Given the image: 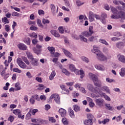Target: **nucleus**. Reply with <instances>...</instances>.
<instances>
[{
	"mask_svg": "<svg viewBox=\"0 0 125 125\" xmlns=\"http://www.w3.org/2000/svg\"><path fill=\"white\" fill-rule=\"evenodd\" d=\"M89 42H94V41H97V38L96 36H92L89 38Z\"/></svg>",
	"mask_w": 125,
	"mask_h": 125,
	"instance_id": "nucleus-44",
	"label": "nucleus"
},
{
	"mask_svg": "<svg viewBox=\"0 0 125 125\" xmlns=\"http://www.w3.org/2000/svg\"><path fill=\"white\" fill-rule=\"evenodd\" d=\"M18 47L20 50H27V46L23 43H20L18 44Z\"/></svg>",
	"mask_w": 125,
	"mask_h": 125,
	"instance_id": "nucleus-10",
	"label": "nucleus"
},
{
	"mask_svg": "<svg viewBox=\"0 0 125 125\" xmlns=\"http://www.w3.org/2000/svg\"><path fill=\"white\" fill-rule=\"evenodd\" d=\"M118 60L122 63H125V56L119 55L117 56Z\"/></svg>",
	"mask_w": 125,
	"mask_h": 125,
	"instance_id": "nucleus-15",
	"label": "nucleus"
},
{
	"mask_svg": "<svg viewBox=\"0 0 125 125\" xmlns=\"http://www.w3.org/2000/svg\"><path fill=\"white\" fill-rule=\"evenodd\" d=\"M113 2L116 5H119V4H120V3H121V2H122V1H118L117 0H114L113 1Z\"/></svg>",
	"mask_w": 125,
	"mask_h": 125,
	"instance_id": "nucleus-62",
	"label": "nucleus"
},
{
	"mask_svg": "<svg viewBox=\"0 0 125 125\" xmlns=\"http://www.w3.org/2000/svg\"><path fill=\"white\" fill-rule=\"evenodd\" d=\"M50 7L52 12H55V6L54 4H51Z\"/></svg>",
	"mask_w": 125,
	"mask_h": 125,
	"instance_id": "nucleus-60",
	"label": "nucleus"
},
{
	"mask_svg": "<svg viewBox=\"0 0 125 125\" xmlns=\"http://www.w3.org/2000/svg\"><path fill=\"white\" fill-rule=\"evenodd\" d=\"M62 122L64 125H68L69 124V122L66 118H63L62 119Z\"/></svg>",
	"mask_w": 125,
	"mask_h": 125,
	"instance_id": "nucleus-37",
	"label": "nucleus"
},
{
	"mask_svg": "<svg viewBox=\"0 0 125 125\" xmlns=\"http://www.w3.org/2000/svg\"><path fill=\"white\" fill-rule=\"evenodd\" d=\"M17 63L20 68L23 69V70L26 69V68H27V65H26L25 63L23 62L21 58H19L17 59Z\"/></svg>",
	"mask_w": 125,
	"mask_h": 125,
	"instance_id": "nucleus-5",
	"label": "nucleus"
},
{
	"mask_svg": "<svg viewBox=\"0 0 125 125\" xmlns=\"http://www.w3.org/2000/svg\"><path fill=\"white\" fill-rule=\"evenodd\" d=\"M60 87L61 88L62 90H63V91H66V92H67V93H69V92H70L69 89H66V86H65L63 84H61L60 85Z\"/></svg>",
	"mask_w": 125,
	"mask_h": 125,
	"instance_id": "nucleus-26",
	"label": "nucleus"
},
{
	"mask_svg": "<svg viewBox=\"0 0 125 125\" xmlns=\"http://www.w3.org/2000/svg\"><path fill=\"white\" fill-rule=\"evenodd\" d=\"M58 30L59 31V33H60V34L64 33V29H63V27L60 26L58 28Z\"/></svg>",
	"mask_w": 125,
	"mask_h": 125,
	"instance_id": "nucleus-58",
	"label": "nucleus"
},
{
	"mask_svg": "<svg viewBox=\"0 0 125 125\" xmlns=\"http://www.w3.org/2000/svg\"><path fill=\"white\" fill-rule=\"evenodd\" d=\"M37 24L38 25L39 27H41L42 28V27H43L42 23V21H41L40 19H37Z\"/></svg>",
	"mask_w": 125,
	"mask_h": 125,
	"instance_id": "nucleus-47",
	"label": "nucleus"
},
{
	"mask_svg": "<svg viewBox=\"0 0 125 125\" xmlns=\"http://www.w3.org/2000/svg\"><path fill=\"white\" fill-rule=\"evenodd\" d=\"M27 56L29 59H30V60H32V59H34V58L33 57V55H32V53L30 52L26 53Z\"/></svg>",
	"mask_w": 125,
	"mask_h": 125,
	"instance_id": "nucleus-46",
	"label": "nucleus"
},
{
	"mask_svg": "<svg viewBox=\"0 0 125 125\" xmlns=\"http://www.w3.org/2000/svg\"><path fill=\"white\" fill-rule=\"evenodd\" d=\"M21 59H22V60H23V61H24V62H25L26 64H27V65H29L30 64V62L28 61V59H27V58L25 57H21Z\"/></svg>",
	"mask_w": 125,
	"mask_h": 125,
	"instance_id": "nucleus-39",
	"label": "nucleus"
},
{
	"mask_svg": "<svg viewBox=\"0 0 125 125\" xmlns=\"http://www.w3.org/2000/svg\"><path fill=\"white\" fill-rule=\"evenodd\" d=\"M93 49L92 50V52L93 53H95V51L96 52H97V51H100L99 50L97 49L98 48V46H96V45H94L93 46Z\"/></svg>",
	"mask_w": 125,
	"mask_h": 125,
	"instance_id": "nucleus-43",
	"label": "nucleus"
},
{
	"mask_svg": "<svg viewBox=\"0 0 125 125\" xmlns=\"http://www.w3.org/2000/svg\"><path fill=\"white\" fill-rule=\"evenodd\" d=\"M76 75H80V70L75 68V70L73 71Z\"/></svg>",
	"mask_w": 125,
	"mask_h": 125,
	"instance_id": "nucleus-64",
	"label": "nucleus"
},
{
	"mask_svg": "<svg viewBox=\"0 0 125 125\" xmlns=\"http://www.w3.org/2000/svg\"><path fill=\"white\" fill-rule=\"evenodd\" d=\"M99 42L101 43H103V44H104L105 45H109V43L104 39H100Z\"/></svg>",
	"mask_w": 125,
	"mask_h": 125,
	"instance_id": "nucleus-28",
	"label": "nucleus"
},
{
	"mask_svg": "<svg viewBox=\"0 0 125 125\" xmlns=\"http://www.w3.org/2000/svg\"><path fill=\"white\" fill-rule=\"evenodd\" d=\"M109 122H110V119L105 118L103 121V125H106V124L109 123Z\"/></svg>",
	"mask_w": 125,
	"mask_h": 125,
	"instance_id": "nucleus-52",
	"label": "nucleus"
},
{
	"mask_svg": "<svg viewBox=\"0 0 125 125\" xmlns=\"http://www.w3.org/2000/svg\"><path fill=\"white\" fill-rule=\"evenodd\" d=\"M94 52L96 54L98 59L100 61H106L107 60V57L101 54L100 51H95Z\"/></svg>",
	"mask_w": 125,
	"mask_h": 125,
	"instance_id": "nucleus-4",
	"label": "nucleus"
},
{
	"mask_svg": "<svg viewBox=\"0 0 125 125\" xmlns=\"http://www.w3.org/2000/svg\"><path fill=\"white\" fill-rule=\"evenodd\" d=\"M120 75L121 77H125V68H122L121 69V72H120Z\"/></svg>",
	"mask_w": 125,
	"mask_h": 125,
	"instance_id": "nucleus-33",
	"label": "nucleus"
},
{
	"mask_svg": "<svg viewBox=\"0 0 125 125\" xmlns=\"http://www.w3.org/2000/svg\"><path fill=\"white\" fill-rule=\"evenodd\" d=\"M54 99V101L57 103V104H60V97L57 94H54L51 95L50 99Z\"/></svg>",
	"mask_w": 125,
	"mask_h": 125,
	"instance_id": "nucleus-6",
	"label": "nucleus"
},
{
	"mask_svg": "<svg viewBox=\"0 0 125 125\" xmlns=\"http://www.w3.org/2000/svg\"><path fill=\"white\" fill-rule=\"evenodd\" d=\"M62 72L63 73L65 76H70V72H69V71H68L65 68H63L62 69Z\"/></svg>",
	"mask_w": 125,
	"mask_h": 125,
	"instance_id": "nucleus-30",
	"label": "nucleus"
},
{
	"mask_svg": "<svg viewBox=\"0 0 125 125\" xmlns=\"http://www.w3.org/2000/svg\"><path fill=\"white\" fill-rule=\"evenodd\" d=\"M101 17V19H106V18H107V14L105 13H104L102 14Z\"/></svg>",
	"mask_w": 125,
	"mask_h": 125,
	"instance_id": "nucleus-59",
	"label": "nucleus"
},
{
	"mask_svg": "<svg viewBox=\"0 0 125 125\" xmlns=\"http://www.w3.org/2000/svg\"><path fill=\"white\" fill-rule=\"evenodd\" d=\"M21 112V110H20V109H15L13 110V113L15 115H18Z\"/></svg>",
	"mask_w": 125,
	"mask_h": 125,
	"instance_id": "nucleus-53",
	"label": "nucleus"
},
{
	"mask_svg": "<svg viewBox=\"0 0 125 125\" xmlns=\"http://www.w3.org/2000/svg\"><path fill=\"white\" fill-rule=\"evenodd\" d=\"M32 115V110H30L29 111V112L27 113V114L26 115V119H27L28 120H29V118H30V117H31V115Z\"/></svg>",
	"mask_w": 125,
	"mask_h": 125,
	"instance_id": "nucleus-50",
	"label": "nucleus"
},
{
	"mask_svg": "<svg viewBox=\"0 0 125 125\" xmlns=\"http://www.w3.org/2000/svg\"><path fill=\"white\" fill-rule=\"evenodd\" d=\"M97 93H98V94H99L101 97H103V96L104 95V94H105V93H103L102 90H101V89H100L97 92Z\"/></svg>",
	"mask_w": 125,
	"mask_h": 125,
	"instance_id": "nucleus-45",
	"label": "nucleus"
},
{
	"mask_svg": "<svg viewBox=\"0 0 125 125\" xmlns=\"http://www.w3.org/2000/svg\"><path fill=\"white\" fill-rule=\"evenodd\" d=\"M88 89L91 91V92H93L94 91V87L91 84H88L87 85Z\"/></svg>",
	"mask_w": 125,
	"mask_h": 125,
	"instance_id": "nucleus-24",
	"label": "nucleus"
},
{
	"mask_svg": "<svg viewBox=\"0 0 125 125\" xmlns=\"http://www.w3.org/2000/svg\"><path fill=\"white\" fill-rule=\"evenodd\" d=\"M94 33V31H93V26H90L89 27V31H83L82 32V35L79 36L80 40H81L83 42H87V39L84 38V37L88 38V37H90V36H91Z\"/></svg>",
	"mask_w": 125,
	"mask_h": 125,
	"instance_id": "nucleus-1",
	"label": "nucleus"
},
{
	"mask_svg": "<svg viewBox=\"0 0 125 125\" xmlns=\"http://www.w3.org/2000/svg\"><path fill=\"white\" fill-rule=\"evenodd\" d=\"M102 90L103 91H105L106 93H108V94L111 93V91L110 90V89H109V87L107 86H103L102 87Z\"/></svg>",
	"mask_w": 125,
	"mask_h": 125,
	"instance_id": "nucleus-13",
	"label": "nucleus"
},
{
	"mask_svg": "<svg viewBox=\"0 0 125 125\" xmlns=\"http://www.w3.org/2000/svg\"><path fill=\"white\" fill-rule=\"evenodd\" d=\"M68 112L69 113L70 117H71V118H72V119H74V118H75V113L74 110H73L72 108H69L68 109Z\"/></svg>",
	"mask_w": 125,
	"mask_h": 125,
	"instance_id": "nucleus-21",
	"label": "nucleus"
},
{
	"mask_svg": "<svg viewBox=\"0 0 125 125\" xmlns=\"http://www.w3.org/2000/svg\"><path fill=\"white\" fill-rule=\"evenodd\" d=\"M110 10L113 14L112 15H119L120 11H118V9L113 6H110Z\"/></svg>",
	"mask_w": 125,
	"mask_h": 125,
	"instance_id": "nucleus-8",
	"label": "nucleus"
},
{
	"mask_svg": "<svg viewBox=\"0 0 125 125\" xmlns=\"http://www.w3.org/2000/svg\"><path fill=\"white\" fill-rule=\"evenodd\" d=\"M69 68L71 72H73L76 69V67H75V65L73 64H69Z\"/></svg>",
	"mask_w": 125,
	"mask_h": 125,
	"instance_id": "nucleus-34",
	"label": "nucleus"
},
{
	"mask_svg": "<svg viewBox=\"0 0 125 125\" xmlns=\"http://www.w3.org/2000/svg\"><path fill=\"white\" fill-rule=\"evenodd\" d=\"M32 97L33 98V99H35L38 101H39L40 100V97L38 95H34L33 96H32Z\"/></svg>",
	"mask_w": 125,
	"mask_h": 125,
	"instance_id": "nucleus-55",
	"label": "nucleus"
},
{
	"mask_svg": "<svg viewBox=\"0 0 125 125\" xmlns=\"http://www.w3.org/2000/svg\"><path fill=\"white\" fill-rule=\"evenodd\" d=\"M13 72H15V73H18L19 74H21L22 73V71L18 68H14L13 69Z\"/></svg>",
	"mask_w": 125,
	"mask_h": 125,
	"instance_id": "nucleus-42",
	"label": "nucleus"
},
{
	"mask_svg": "<svg viewBox=\"0 0 125 125\" xmlns=\"http://www.w3.org/2000/svg\"><path fill=\"white\" fill-rule=\"evenodd\" d=\"M38 14L39 15H44V11L42 10H39Z\"/></svg>",
	"mask_w": 125,
	"mask_h": 125,
	"instance_id": "nucleus-63",
	"label": "nucleus"
},
{
	"mask_svg": "<svg viewBox=\"0 0 125 125\" xmlns=\"http://www.w3.org/2000/svg\"><path fill=\"white\" fill-rule=\"evenodd\" d=\"M2 22H3V23H4V24H8V23H9V21H8L7 18L4 17L3 18H2Z\"/></svg>",
	"mask_w": 125,
	"mask_h": 125,
	"instance_id": "nucleus-41",
	"label": "nucleus"
},
{
	"mask_svg": "<svg viewBox=\"0 0 125 125\" xmlns=\"http://www.w3.org/2000/svg\"><path fill=\"white\" fill-rule=\"evenodd\" d=\"M83 124L85 125H92L93 124V122L89 119H86L83 121Z\"/></svg>",
	"mask_w": 125,
	"mask_h": 125,
	"instance_id": "nucleus-23",
	"label": "nucleus"
},
{
	"mask_svg": "<svg viewBox=\"0 0 125 125\" xmlns=\"http://www.w3.org/2000/svg\"><path fill=\"white\" fill-rule=\"evenodd\" d=\"M47 49L50 51L51 54H54V52H55V48L53 47L49 46L47 47Z\"/></svg>",
	"mask_w": 125,
	"mask_h": 125,
	"instance_id": "nucleus-27",
	"label": "nucleus"
},
{
	"mask_svg": "<svg viewBox=\"0 0 125 125\" xmlns=\"http://www.w3.org/2000/svg\"><path fill=\"white\" fill-rule=\"evenodd\" d=\"M96 104L97 106L100 107V108H102L104 104V100L103 99H96L95 100Z\"/></svg>",
	"mask_w": 125,
	"mask_h": 125,
	"instance_id": "nucleus-7",
	"label": "nucleus"
},
{
	"mask_svg": "<svg viewBox=\"0 0 125 125\" xmlns=\"http://www.w3.org/2000/svg\"><path fill=\"white\" fill-rule=\"evenodd\" d=\"M87 119L90 121H91V122H93V121H95V118H94V116L91 114H87Z\"/></svg>",
	"mask_w": 125,
	"mask_h": 125,
	"instance_id": "nucleus-19",
	"label": "nucleus"
},
{
	"mask_svg": "<svg viewBox=\"0 0 125 125\" xmlns=\"http://www.w3.org/2000/svg\"><path fill=\"white\" fill-rule=\"evenodd\" d=\"M30 30L31 31H37V30H38V27L35 26L34 25H31L30 27Z\"/></svg>",
	"mask_w": 125,
	"mask_h": 125,
	"instance_id": "nucleus-56",
	"label": "nucleus"
},
{
	"mask_svg": "<svg viewBox=\"0 0 125 125\" xmlns=\"http://www.w3.org/2000/svg\"><path fill=\"white\" fill-rule=\"evenodd\" d=\"M0 75L2 77H4V79L6 80L8 77H9V74L7 73L5 74V70H3L1 72Z\"/></svg>",
	"mask_w": 125,
	"mask_h": 125,
	"instance_id": "nucleus-17",
	"label": "nucleus"
},
{
	"mask_svg": "<svg viewBox=\"0 0 125 125\" xmlns=\"http://www.w3.org/2000/svg\"><path fill=\"white\" fill-rule=\"evenodd\" d=\"M28 36L30 37V38H34V39H37V38H38V34L35 32L29 34Z\"/></svg>",
	"mask_w": 125,
	"mask_h": 125,
	"instance_id": "nucleus-31",
	"label": "nucleus"
},
{
	"mask_svg": "<svg viewBox=\"0 0 125 125\" xmlns=\"http://www.w3.org/2000/svg\"><path fill=\"white\" fill-rule=\"evenodd\" d=\"M63 52L64 53L65 55L67 56V57H68L69 58H73V55H72V54L70 52H69V51L63 49Z\"/></svg>",
	"mask_w": 125,
	"mask_h": 125,
	"instance_id": "nucleus-11",
	"label": "nucleus"
},
{
	"mask_svg": "<svg viewBox=\"0 0 125 125\" xmlns=\"http://www.w3.org/2000/svg\"><path fill=\"white\" fill-rule=\"evenodd\" d=\"M31 63L33 66H38L39 65V63H38V60H37V59L33 58L31 60Z\"/></svg>",
	"mask_w": 125,
	"mask_h": 125,
	"instance_id": "nucleus-20",
	"label": "nucleus"
},
{
	"mask_svg": "<svg viewBox=\"0 0 125 125\" xmlns=\"http://www.w3.org/2000/svg\"><path fill=\"white\" fill-rule=\"evenodd\" d=\"M49 122H51V123H55L56 122V120L54 118L49 117Z\"/></svg>",
	"mask_w": 125,
	"mask_h": 125,
	"instance_id": "nucleus-61",
	"label": "nucleus"
},
{
	"mask_svg": "<svg viewBox=\"0 0 125 125\" xmlns=\"http://www.w3.org/2000/svg\"><path fill=\"white\" fill-rule=\"evenodd\" d=\"M59 113H60L61 117H66V114L67 113V111H66V110L64 109L63 108H61L59 110Z\"/></svg>",
	"mask_w": 125,
	"mask_h": 125,
	"instance_id": "nucleus-9",
	"label": "nucleus"
},
{
	"mask_svg": "<svg viewBox=\"0 0 125 125\" xmlns=\"http://www.w3.org/2000/svg\"><path fill=\"white\" fill-rule=\"evenodd\" d=\"M5 31L6 32H9L10 31V26L8 24L5 25Z\"/></svg>",
	"mask_w": 125,
	"mask_h": 125,
	"instance_id": "nucleus-51",
	"label": "nucleus"
},
{
	"mask_svg": "<svg viewBox=\"0 0 125 125\" xmlns=\"http://www.w3.org/2000/svg\"><path fill=\"white\" fill-rule=\"evenodd\" d=\"M42 23L45 25V24H49V21L47 19H43L42 21Z\"/></svg>",
	"mask_w": 125,
	"mask_h": 125,
	"instance_id": "nucleus-49",
	"label": "nucleus"
},
{
	"mask_svg": "<svg viewBox=\"0 0 125 125\" xmlns=\"http://www.w3.org/2000/svg\"><path fill=\"white\" fill-rule=\"evenodd\" d=\"M80 78L81 79H83L84 78V71L83 70L80 69Z\"/></svg>",
	"mask_w": 125,
	"mask_h": 125,
	"instance_id": "nucleus-36",
	"label": "nucleus"
},
{
	"mask_svg": "<svg viewBox=\"0 0 125 125\" xmlns=\"http://www.w3.org/2000/svg\"><path fill=\"white\" fill-rule=\"evenodd\" d=\"M112 42H116L117 41H120L121 38H117V37H112L111 39Z\"/></svg>",
	"mask_w": 125,
	"mask_h": 125,
	"instance_id": "nucleus-57",
	"label": "nucleus"
},
{
	"mask_svg": "<svg viewBox=\"0 0 125 125\" xmlns=\"http://www.w3.org/2000/svg\"><path fill=\"white\" fill-rule=\"evenodd\" d=\"M23 42L25 43H26V44H27L28 45H30V44H31V39H30V38L25 39L23 40Z\"/></svg>",
	"mask_w": 125,
	"mask_h": 125,
	"instance_id": "nucleus-29",
	"label": "nucleus"
},
{
	"mask_svg": "<svg viewBox=\"0 0 125 125\" xmlns=\"http://www.w3.org/2000/svg\"><path fill=\"white\" fill-rule=\"evenodd\" d=\"M105 108L108 111H114V106L111 105L109 104H104Z\"/></svg>",
	"mask_w": 125,
	"mask_h": 125,
	"instance_id": "nucleus-12",
	"label": "nucleus"
},
{
	"mask_svg": "<svg viewBox=\"0 0 125 125\" xmlns=\"http://www.w3.org/2000/svg\"><path fill=\"white\" fill-rule=\"evenodd\" d=\"M81 59L83 60V61L85 62V63H88V62H89V60L88 58H86V57L82 56L81 57Z\"/></svg>",
	"mask_w": 125,
	"mask_h": 125,
	"instance_id": "nucleus-40",
	"label": "nucleus"
},
{
	"mask_svg": "<svg viewBox=\"0 0 125 125\" xmlns=\"http://www.w3.org/2000/svg\"><path fill=\"white\" fill-rule=\"evenodd\" d=\"M88 76L89 79L92 81L93 83H94V84L95 86H97V87H101L102 86L101 81L98 79V77H97L96 75L90 72L88 73Z\"/></svg>",
	"mask_w": 125,
	"mask_h": 125,
	"instance_id": "nucleus-2",
	"label": "nucleus"
},
{
	"mask_svg": "<svg viewBox=\"0 0 125 125\" xmlns=\"http://www.w3.org/2000/svg\"><path fill=\"white\" fill-rule=\"evenodd\" d=\"M103 97H104V99L107 100V101H111V98H110L109 96H107L106 93L104 94Z\"/></svg>",
	"mask_w": 125,
	"mask_h": 125,
	"instance_id": "nucleus-48",
	"label": "nucleus"
},
{
	"mask_svg": "<svg viewBox=\"0 0 125 125\" xmlns=\"http://www.w3.org/2000/svg\"><path fill=\"white\" fill-rule=\"evenodd\" d=\"M112 19H122L123 20H125V13L120 11L118 15H112L111 16Z\"/></svg>",
	"mask_w": 125,
	"mask_h": 125,
	"instance_id": "nucleus-3",
	"label": "nucleus"
},
{
	"mask_svg": "<svg viewBox=\"0 0 125 125\" xmlns=\"http://www.w3.org/2000/svg\"><path fill=\"white\" fill-rule=\"evenodd\" d=\"M96 69L99 70V71H105V67L103 65H98L95 66Z\"/></svg>",
	"mask_w": 125,
	"mask_h": 125,
	"instance_id": "nucleus-16",
	"label": "nucleus"
},
{
	"mask_svg": "<svg viewBox=\"0 0 125 125\" xmlns=\"http://www.w3.org/2000/svg\"><path fill=\"white\" fill-rule=\"evenodd\" d=\"M33 50L34 52L35 53L38 55H39V54H40V53H41L42 52V49H39L36 47H33Z\"/></svg>",
	"mask_w": 125,
	"mask_h": 125,
	"instance_id": "nucleus-25",
	"label": "nucleus"
},
{
	"mask_svg": "<svg viewBox=\"0 0 125 125\" xmlns=\"http://www.w3.org/2000/svg\"><path fill=\"white\" fill-rule=\"evenodd\" d=\"M12 16H13V17L16 16L17 17H19V16H20V14L16 12H13L12 14Z\"/></svg>",
	"mask_w": 125,
	"mask_h": 125,
	"instance_id": "nucleus-54",
	"label": "nucleus"
},
{
	"mask_svg": "<svg viewBox=\"0 0 125 125\" xmlns=\"http://www.w3.org/2000/svg\"><path fill=\"white\" fill-rule=\"evenodd\" d=\"M116 45L117 48H123L125 46V43L124 42H119L116 43Z\"/></svg>",
	"mask_w": 125,
	"mask_h": 125,
	"instance_id": "nucleus-18",
	"label": "nucleus"
},
{
	"mask_svg": "<svg viewBox=\"0 0 125 125\" xmlns=\"http://www.w3.org/2000/svg\"><path fill=\"white\" fill-rule=\"evenodd\" d=\"M21 89V87L19 86V83H16L15 84V90L16 91H18V90H20Z\"/></svg>",
	"mask_w": 125,
	"mask_h": 125,
	"instance_id": "nucleus-35",
	"label": "nucleus"
},
{
	"mask_svg": "<svg viewBox=\"0 0 125 125\" xmlns=\"http://www.w3.org/2000/svg\"><path fill=\"white\" fill-rule=\"evenodd\" d=\"M55 76H56V72H55V71L53 70L51 72V73L49 76L50 81H52L54 79V77H55Z\"/></svg>",
	"mask_w": 125,
	"mask_h": 125,
	"instance_id": "nucleus-22",
	"label": "nucleus"
},
{
	"mask_svg": "<svg viewBox=\"0 0 125 125\" xmlns=\"http://www.w3.org/2000/svg\"><path fill=\"white\" fill-rule=\"evenodd\" d=\"M51 34L53 35V36H54L56 38H59L60 37V35L59 33L55 30H51L50 31Z\"/></svg>",
	"mask_w": 125,
	"mask_h": 125,
	"instance_id": "nucleus-14",
	"label": "nucleus"
},
{
	"mask_svg": "<svg viewBox=\"0 0 125 125\" xmlns=\"http://www.w3.org/2000/svg\"><path fill=\"white\" fill-rule=\"evenodd\" d=\"M74 110L75 112H79L81 110V107L78 105H74L73 106Z\"/></svg>",
	"mask_w": 125,
	"mask_h": 125,
	"instance_id": "nucleus-32",
	"label": "nucleus"
},
{
	"mask_svg": "<svg viewBox=\"0 0 125 125\" xmlns=\"http://www.w3.org/2000/svg\"><path fill=\"white\" fill-rule=\"evenodd\" d=\"M76 4L78 6H81L83 4H84V2H82L80 0H76Z\"/></svg>",
	"mask_w": 125,
	"mask_h": 125,
	"instance_id": "nucleus-38",
	"label": "nucleus"
}]
</instances>
